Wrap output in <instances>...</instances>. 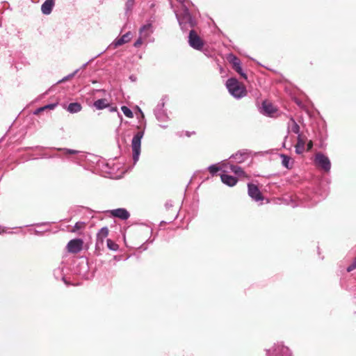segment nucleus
I'll return each mask as SVG.
<instances>
[{"label":"nucleus","instance_id":"f257e3e1","mask_svg":"<svg viewBox=\"0 0 356 356\" xmlns=\"http://www.w3.org/2000/svg\"><path fill=\"white\" fill-rule=\"evenodd\" d=\"M188 4H184L180 11H175L179 26L182 30H186L189 27H193L195 24V19L192 17L188 11Z\"/></svg>","mask_w":356,"mask_h":356},{"label":"nucleus","instance_id":"f03ea898","mask_svg":"<svg viewBox=\"0 0 356 356\" xmlns=\"http://www.w3.org/2000/svg\"><path fill=\"white\" fill-rule=\"evenodd\" d=\"M226 87L229 92L236 99H240L246 95L245 87L234 78L227 79Z\"/></svg>","mask_w":356,"mask_h":356},{"label":"nucleus","instance_id":"7ed1b4c3","mask_svg":"<svg viewBox=\"0 0 356 356\" xmlns=\"http://www.w3.org/2000/svg\"><path fill=\"white\" fill-rule=\"evenodd\" d=\"M144 136V131H140L137 132L133 137L131 140V148L133 152V161L134 164L136 163L139 159L140 154L141 140Z\"/></svg>","mask_w":356,"mask_h":356},{"label":"nucleus","instance_id":"20e7f679","mask_svg":"<svg viewBox=\"0 0 356 356\" xmlns=\"http://www.w3.org/2000/svg\"><path fill=\"white\" fill-rule=\"evenodd\" d=\"M268 356H291V353L287 347L282 343H277L268 350Z\"/></svg>","mask_w":356,"mask_h":356},{"label":"nucleus","instance_id":"39448f33","mask_svg":"<svg viewBox=\"0 0 356 356\" xmlns=\"http://www.w3.org/2000/svg\"><path fill=\"white\" fill-rule=\"evenodd\" d=\"M316 164L325 172H329L331 168V163L327 156L322 153H317L315 156Z\"/></svg>","mask_w":356,"mask_h":356},{"label":"nucleus","instance_id":"423d86ee","mask_svg":"<svg viewBox=\"0 0 356 356\" xmlns=\"http://www.w3.org/2000/svg\"><path fill=\"white\" fill-rule=\"evenodd\" d=\"M188 42L191 47L197 50H200L203 47V42L201 38L194 31H191L189 33Z\"/></svg>","mask_w":356,"mask_h":356},{"label":"nucleus","instance_id":"0eeeda50","mask_svg":"<svg viewBox=\"0 0 356 356\" xmlns=\"http://www.w3.org/2000/svg\"><path fill=\"white\" fill-rule=\"evenodd\" d=\"M248 195L255 202L262 201L264 197L262 196L258 187L253 184H248Z\"/></svg>","mask_w":356,"mask_h":356},{"label":"nucleus","instance_id":"6e6552de","mask_svg":"<svg viewBox=\"0 0 356 356\" xmlns=\"http://www.w3.org/2000/svg\"><path fill=\"white\" fill-rule=\"evenodd\" d=\"M83 243V241L80 238L72 239L67 243V250L72 253H77L81 250Z\"/></svg>","mask_w":356,"mask_h":356},{"label":"nucleus","instance_id":"1a4fd4ad","mask_svg":"<svg viewBox=\"0 0 356 356\" xmlns=\"http://www.w3.org/2000/svg\"><path fill=\"white\" fill-rule=\"evenodd\" d=\"M227 60L232 64L233 67L238 74H240L245 79H247L246 74L243 72L242 68L241 67V62L238 58H236L233 54H229L227 56Z\"/></svg>","mask_w":356,"mask_h":356},{"label":"nucleus","instance_id":"9d476101","mask_svg":"<svg viewBox=\"0 0 356 356\" xmlns=\"http://www.w3.org/2000/svg\"><path fill=\"white\" fill-rule=\"evenodd\" d=\"M163 106H164V102H162V103L158 104V106H156V108L154 110V113H155L156 118L161 122H165L168 119V117L167 116V115L163 110Z\"/></svg>","mask_w":356,"mask_h":356},{"label":"nucleus","instance_id":"9b49d317","mask_svg":"<svg viewBox=\"0 0 356 356\" xmlns=\"http://www.w3.org/2000/svg\"><path fill=\"white\" fill-rule=\"evenodd\" d=\"M153 29L150 24H145L140 29L139 36L146 40L152 33Z\"/></svg>","mask_w":356,"mask_h":356},{"label":"nucleus","instance_id":"f8f14e48","mask_svg":"<svg viewBox=\"0 0 356 356\" xmlns=\"http://www.w3.org/2000/svg\"><path fill=\"white\" fill-rule=\"evenodd\" d=\"M112 216L122 220H127L129 218V213L123 208L116 209L111 211Z\"/></svg>","mask_w":356,"mask_h":356},{"label":"nucleus","instance_id":"ddd939ff","mask_svg":"<svg viewBox=\"0 0 356 356\" xmlns=\"http://www.w3.org/2000/svg\"><path fill=\"white\" fill-rule=\"evenodd\" d=\"M108 235V229L106 227H102L97 234V242L96 245L99 246L100 245H103L104 239Z\"/></svg>","mask_w":356,"mask_h":356},{"label":"nucleus","instance_id":"4468645a","mask_svg":"<svg viewBox=\"0 0 356 356\" xmlns=\"http://www.w3.org/2000/svg\"><path fill=\"white\" fill-rule=\"evenodd\" d=\"M261 111L262 113L270 116L275 113L276 108L271 103L268 102H264L262 104Z\"/></svg>","mask_w":356,"mask_h":356},{"label":"nucleus","instance_id":"2eb2a0df","mask_svg":"<svg viewBox=\"0 0 356 356\" xmlns=\"http://www.w3.org/2000/svg\"><path fill=\"white\" fill-rule=\"evenodd\" d=\"M131 38V33L127 32L124 35H123L120 38H117L114 40V42L112 43V44L114 46V47H118L119 46H121L127 42H128Z\"/></svg>","mask_w":356,"mask_h":356},{"label":"nucleus","instance_id":"dca6fc26","mask_svg":"<svg viewBox=\"0 0 356 356\" xmlns=\"http://www.w3.org/2000/svg\"><path fill=\"white\" fill-rule=\"evenodd\" d=\"M220 177L222 183L229 186H234L237 183V179L233 176L222 174Z\"/></svg>","mask_w":356,"mask_h":356},{"label":"nucleus","instance_id":"f3484780","mask_svg":"<svg viewBox=\"0 0 356 356\" xmlns=\"http://www.w3.org/2000/svg\"><path fill=\"white\" fill-rule=\"evenodd\" d=\"M54 5V0H46L41 6V10L43 14L49 15L51 13Z\"/></svg>","mask_w":356,"mask_h":356},{"label":"nucleus","instance_id":"a211bd4d","mask_svg":"<svg viewBox=\"0 0 356 356\" xmlns=\"http://www.w3.org/2000/svg\"><path fill=\"white\" fill-rule=\"evenodd\" d=\"M305 140L301 135H298L297 138V144L296 145V152L298 154H302L305 150Z\"/></svg>","mask_w":356,"mask_h":356},{"label":"nucleus","instance_id":"6ab92c4d","mask_svg":"<svg viewBox=\"0 0 356 356\" xmlns=\"http://www.w3.org/2000/svg\"><path fill=\"white\" fill-rule=\"evenodd\" d=\"M287 129L289 132L291 131L295 134H298L300 131V127L293 118H291L288 122Z\"/></svg>","mask_w":356,"mask_h":356},{"label":"nucleus","instance_id":"aec40b11","mask_svg":"<svg viewBox=\"0 0 356 356\" xmlns=\"http://www.w3.org/2000/svg\"><path fill=\"white\" fill-rule=\"evenodd\" d=\"M280 156L282 158V163L283 166H284L287 169H291L293 167V161L291 159V157L285 154H281Z\"/></svg>","mask_w":356,"mask_h":356},{"label":"nucleus","instance_id":"412c9836","mask_svg":"<svg viewBox=\"0 0 356 356\" xmlns=\"http://www.w3.org/2000/svg\"><path fill=\"white\" fill-rule=\"evenodd\" d=\"M226 164L227 168L229 167L231 171L235 175L238 176H245V172L241 167L230 164L229 163H226Z\"/></svg>","mask_w":356,"mask_h":356},{"label":"nucleus","instance_id":"4be33fe9","mask_svg":"<svg viewBox=\"0 0 356 356\" xmlns=\"http://www.w3.org/2000/svg\"><path fill=\"white\" fill-rule=\"evenodd\" d=\"M248 157L246 153L237 152L231 156V159H234L236 163H243Z\"/></svg>","mask_w":356,"mask_h":356},{"label":"nucleus","instance_id":"5701e85b","mask_svg":"<svg viewBox=\"0 0 356 356\" xmlns=\"http://www.w3.org/2000/svg\"><path fill=\"white\" fill-rule=\"evenodd\" d=\"M67 110L71 113H76L81 110V106L77 102L71 103L68 105Z\"/></svg>","mask_w":356,"mask_h":356},{"label":"nucleus","instance_id":"b1692460","mask_svg":"<svg viewBox=\"0 0 356 356\" xmlns=\"http://www.w3.org/2000/svg\"><path fill=\"white\" fill-rule=\"evenodd\" d=\"M94 106L97 109L101 110L108 106V102L106 99H100L95 102Z\"/></svg>","mask_w":356,"mask_h":356},{"label":"nucleus","instance_id":"393cba45","mask_svg":"<svg viewBox=\"0 0 356 356\" xmlns=\"http://www.w3.org/2000/svg\"><path fill=\"white\" fill-rule=\"evenodd\" d=\"M225 168H227V164L225 162L222 163L220 166H218L217 165H211L208 168V170L209 172L213 175L219 170H221Z\"/></svg>","mask_w":356,"mask_h":356},{"label":"nucleus","instance_id":"a878e982","mask_svg":"<svg viewBox=\"0 0 356 356\" xmlns=\"http://www.w3.org/2000/svg\"><path fill=\"white\" fill-rule=\"evenodd\" d=\"M121 110L123 112V113L124 114V115L127 116V118H133V116H134L133 113L127 106H122Z\"/></svg>","mask_w":356,"mask_h":356},{"label":"nucleus","instance_id":"bb28decb","mask_svg":"<svg viewBox=\"0 0 356 356\" xmlns=\"http://www.w3.org/2000/svg\"><path fill=\"white\" fill-rule=\"evenodd\" d=\"M107 247L111 250L116 251L118 249V245L111 239H107Z\"/></svg>","mask_w":356,"mask_h":356},{"label":"nucleus","instance_id":"cd10ccee","mask_svg":"<svg viewBox=\"0 0 356 356\" xmlns=\"http://www.w3.org/2000/svg\"><path fill=\"white\" fill-rule=\"evenodd\" d=\"M78 72H79V70H75L73 73L63 77L62 79L58 81V83H63L64 81L69 80L70 79L72 78Z\"/></svg>","mask_w":356,"mask_h":356},{"label":"nucleus","instance_id":"c85d7f7f","mask_svg":"<svg viewBox=\"0 0 356 356\" xmlns=\"http://www.w3.org/2000/svg\"><path fill=\"white\" fill-rule=\"evenodd\" d=\"M58 150L63 151L65 154H75L78 153V151L67 148L58 149Z\"/></svg>","mask_w":356,"mask_h":356},{"label":"nucleus","instance_id":"c756f323","mask_svg":"<svg viewBox=\"0 0 356 356\" xmlns=\"http://www.w3.org/2000/svg\"><path fill=\"white\" fill-rule=\"evenodd\" d=\"M134 4V0H127L126 2V10L127 12L131 10Z\"/></svg>","mask_w":356,"mask_h":356},{"label":"nucleus","instance_id":"7c9ffc66","mask_svg":"<svg viewBox=\"0 0 356 356\" xmlns=\"http://www.w3.org/2000/svg\"><path fill=\"white\" fill-rule=\"evenodd\" d=\"M84 226V223L82 222H78L75 224L74 228H73V232H75L76 230H78V229H81Z\"/></svg>","mask_w":356,"mask_h":356},{"label":"nucleus","instance_id":"2f4dec72","mask_svg":"<svg viewBox=\"0 0 356 356\" xmlns=\"http://www.w3.org/2000/svg\"><path fill=\"white\" fill-rule=\"evenodd\" d=\"M145 40L144 39H143L142 38H140L139 36V38H138V40L135 42L134 43V47H139Z\"/></svg>","mask_w":356,"mask_h":356},{"label":"nucleus","instance_id":"473e14b6","mask_svg":"<svg viewBox=\"0 0 356 356\" xmlns=\"http://www.w3.org/2000/svg\"><path fill=\"white\" fill-rule=\"evenodd\" d=\"M355 268H356V264H354V263L353 262V264H352L351 265H350V266L347 268V271H348V272H350V271L353 270H354V269H355Z\"/></svg>","mask_w":356,"mask_h":356},{"label":"nucleus","instance_id":"72a5a7b5","mask_svg":"<svg viewBox=\"0 0 356 356\" xmlns=\"http://www.w3.org/2000/svg\"><path fill=\"white\" fill-rule=\"evenodd\" d=\"M56 106V104H51L44 106L46 108L54 109Z\"/></svg>","mask_w":356,"mask_h":356},{"label":"nucleus","instance_id":"f704fd0d","mask_svg":"<svg viewBox=\"0 0 356 356\" xmlns=\"http://www.w3.org/2000/svg\"><path fill=\"white\" fill-rule=\"evenodd\" d=\"M307 150L309 151L310 149H312V147H313V143L312 140H309L308 143H307Z\"/></svg>","mask_w":356,"mask_h":356},{"label":"nucleus","instance_id":"c9c22d12","mask_svg":"<svg viewBox=\"0 0 356 356\" xmlns=\"http://www.w3.org/2000/svg\"><path fill=\"white\" fill-rule=\"evenodd\" d=\"M181 5V6H183L184 4H189L190 2L188 1V0H177Z\"/></svg>","mask_w":356,"mask_h":356},{"label":"nucleus","instance_id":"e433bc0d","mask_svg":"<svg viewBox=\"0 0 356 356\" xmlns=\"http://www.w3.org/2000/svg\"><path fill=\"white\" fill-rule=\"evenodd\" d=\"M44 109H46V107H44V106L41 107V108H38V109L35 112V114H37V113H38L39 112L44 111Z\"/></svg>","mask_w":356,"mask_h":356},{"label":"nucleus","instance_id":"4c0bfd02","mask_svg":"<svg viewBox=\"0 0 356 356\" xmlns=\"http://www.w3.org/2000/svg\"><path fill=\"white\" fill-rule=\"evenodd\" d=\"M5 232L4 228L0 226V234L3 233Z\"/></svg>","mask_w":356,"mask_h":356},{"label":"nucleus","instance_id":"58836bf2","mask_svg":"<svg viewBox=\"0 0 356 356\" xmlns=\"http://www.w3.org/2000/svg\"><path fill=\"white\" fill-rule=\"evenodd\" d=\"M138 111L140 113L142 118H144V114H143V113L142 112V111L139 108H138Z\"/></svg>","mask_w":356,"mask_h":356},{"label":"nucleus","instance_id":"ea45409f","mask_svg":"<svg viewBox=\"0 0 356 356\" xmlns=\"http://www.w3.org/2000/svg\"><path fill=\"white\" fill-rule=\"evenodd\" d=\"M87 65H88V63H86L83 64L81 68H82V69L86 68V67L87 66Z\"/></svg>","mask_w":356,"mask_h":356},{"label":"nucleus","instance_id":"a19ab883","mask_svg":"<svg viewBox=\"0 0 356 356\" xmlns=\"http://www.w3.org/2000/svg\"><path fill=\"white\" fill-rule=\"evenodd\" d=\"M160 126L163 128H166L167 127V125H164V124H160Z\"/></svg>","mask_w":356,"mask_h":356},{"label":"nucleus","instance_id":"79ce46f5","mask_svg":"<svg viewBox=\"0 0 356 356\" xmlns=\"http://www.w3.org/2000/svg\"><path fill=\"white\" fill-rule=\"evenodd\" d=\"M116 111V108H113L111 109V111Z\"/></svg>","mask_w":356,"mask_h":356},{"label":"nucleus","instance_id":"37998d69","mask_svg":"<svg viewBox=\"0 0 356 356\" xmlns=\"http://www.w3.org/2000/svg\"><path fill=\"white\" fill-rule=\"evenodd\" d=\"M355 259H356V257H355Z\"/></svg>","mask_w":356,"mask_h":356}]
</instances>
